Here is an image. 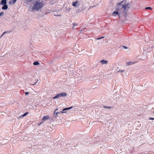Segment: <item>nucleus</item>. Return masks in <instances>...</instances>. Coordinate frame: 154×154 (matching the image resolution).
Masks as SVG:
<instances>
[{"label": "nucleus", "mask_w": 154, "mask_h": 154, "mask_svg": "<svg viewBox=\"0 0 154 154\" xmlns=\"http://www.w3.org/2000/svg\"><path fill=\"white\" fill-rule=\"evenodd\" d=\"M145 9H150V10H152V8L151 7H146L145 8Z\"/></svg>", "instance_id": "nucleus-20"}, {"label": "nucleus", "mask_w": 154, "mask_h": 154, "mask_svg": "<svg viewBox=\"0 0 154 154\" xmlns=\"http://www.w3.org/2000/svg\"><path fill=\"white\" fill-rule=\"evenodd\" d=\"M72 24L73 25V29H75L76 26H77V24L75 23H73Z\"/></svg>", "instance_id": "nucleus-15"}, {"label": "nucleus", "mask_w": 154, "mask_h": 154, "mask_svg": "<svg viewBox=\"0 0 154 154\" xmlns=\"http://www.w3.org/2000/svg\"><path fill=\"white\" fill-rule=\"evenodd\" d=\"M152 47H151V48H150V49H151Z\"/></svg>", "instance_id": "nucleus-31"}, {"label": "nucleus", "mask_w": 154, "mask_h": 154, "mask_svg": "<svg viewBox=\"0 0 154 154\" xmlns=\"http://www.w3.org/2000/svg\"><path fill=\"white\" fill-rule=\"evenodd\" d=\"M100 63L102 64H107L108 61L107 60H103L100 61Z\"/></svg>", "instance_id": "nucleus-9"}, {"label": "nucleus", "mask_w": 154, "mask_h": 154, "mask_svg": "<svg viewBox=\"0 0 154 154\" xmlns=\"http://www.w3.org/2000/svg\"><path fill=\"white\" fill-rule=\"evenodd\" d=\"M78 3V2L77 1H76L75 2H73L72 4V6L74 7H78L79 6V5H77Z\"/></svg>", "instance_id": "nucleus-8"}, {"label": "nucleus", "mask_w": 154, "mask_h": 154, "mask_svg": "<svg viewBox=\"0 0 154 154\" xmlns=\"http://www.w3.org/2000/svg\"><path fill=\"white\" fill-rule=\"evenodd\" d=\"M28 114V112H26L24 114H23L21 115L20 116V117H23L24 116H26L27 114Z\"/></svg>", "instance_id": "nucleus-16"}, {"label": "nucleus", "mask_w": 154, "mask_h": 154, "mask_svg": "<svg viewBox=\"0 0 154 154\" xmlns=\"http://www.w3.org/2000/svg\"><path fill=\"white\" fill-rule=\"evenodd\" d=\"M25 94L26 95H27L29 94V92H26L25 93Z\"/></svg>", "instance_id": "nucleus-25"}, {"label": "nucleus", "mask_w": 154, "mask_h": 154, "mask_svg": "<svg viewBox=\"0 0 154 154\" xmlns=\"http://www.w3.org/2000/svg\"><path fill=\"white\" fill-rule=\"evenodd\" d=\"M135 62H132V61H130L128 62H127L126 64V66H129L130 65H131L134 64L135 63Z\"/></svg>", "instance_id": "nucleus-11"}, {"label": "nucleus", "mask_w": 154, "mask_h": 154, "mask_svg": "<svg viewBox=\"0 0 154 154\" xmlns=\"http://www.w3.org/2000/svg\"><path fill=\"white\" fill-rule=\"evenodd\" d=\"M125 71L124 70H119V71H118L117 72L118 73H119L120 72H124Z\"/></svg>", "instance_id": "nucleus-21"}, {"label": "nucleus", "mask_w": 154, "mask_h": 154, "mask_svg": "<svg viewBox=\"0 0 154 154\" xmlns=\"http://www.w3.org/2000/svg\"><path fill=\"white\" fill-rule=\"evenodd\" d=\"M67 95V94L65 92H62L61 93H58L56 94V95L53 98V99H57L59 98V97H65Z\"/></svg>", "instance_id": "nucleus-3"}, {"label": "nucleus", "mask_w": 154, "mask_h": 154, "mask_svg": "<svg viewBox=\"0 0 154 154\" xmlns=\"http://www.w3.org/2000/svg\"><path fill=\"white\" fill-rule=\"evenodd\" d=\"M124 2L123 1L121 2L120 3H119L116 7V10L119 11L120 12L123 11L124 8Z\"/></svg>", "instance_id": "nucleus-2"}, {"label": "nucleus", "mask_w": 154, "mask_h": 154, "mask_svg": "<svg viewBox=\"0 0 154 154\" xmlns=\"http://www.w3.org/2000/svg\"><path fill=\"white\" fill-rule=\"evenodd\" d=\"M104 37H100V38H96V39H97V40H99V39H101L102 38H103Z\"/></svg>", "instance_id": "nucleus-24"}, {"label": "nucleus", "mask_w": 154, "mask_h": 154, "mask_svg": "<svg viewBox=\"0 0 154 154\" xmlns=\"http://www.w3.org/2000/svg\"><path fill=\"white\" fill-rule=\"evenodd\" d=\"M73 107L71 106V107H69L66 108H64L62 110V111H60V112L62 113H66V112L65 111L67 110L70 109H72V108Z\"/></svg>", "instance_id": "nucleus-6"}, {"label": "nucleus", "mask_w": 154, "mask_h": 154, "mask_svg": "<svg viewBox=\"0 0 154 154\" xmlns=\"http://www.w3.org/2000/svg\"><path fill=\"white\" fill-rule=\"evenodd\" d=\"M70 9V8H68L65 11L66 12H68L69 11Z\"/></svg>", "instance_id": "nucleus-19"}, {"label": "nucleus", "mask_w": 154, "mask_h": 154, "mask_svg": "<svg viewBox=\"0 0 154 154\" xmlns=\"http://www.w3.org/2000/svg\"><path fill=\"white\" fill-rule=\"evenodd\" d=\"M0 5H7L6 0H2L1 2L0 3Z\"/></svg>", "instance_id": "nucleus-10"}, {"label": "nucleus", "mask_w": 154, "mask_h": 154, "mask_svg": "<svg viewBox=\"0 0 154 154\" xmlns=\"http://www.w3.org/2000/svg\"><path fill=\"white\" fill-rule=\"evenodd\" d=\"M103 107V108H106V109H110L111 108H112L111 107H110V106H104Z\"/></svg>", "instance_id": "nucleus-18"}, {"label": "nucleus", "mask_w": 154, "mask_h": 154, "mask_svg": "<svg viewBox=\"0 0 154 154\" xmlns=\"http://www.w3.org/2000/svg\"><path fill=\"white\" fill-rule=\"evenodd\" d=\"M123 47L125 49H127V48L125 46H123Z\"/></svg>", "instance_id": "nucleus-27"}, {"label": "nucleus", "mask_w": 154, "mask_h": 154, "mask_svg": "<svg viewBox=\"0 0 154 154\" xmlns=\"http://www.w3.org/2000/svg\"><path fill=\"white\" fill-rule=\"evenodd\" d=\"M149 120H154V118H149Z\"/></svg>", "instance_id": "nucleus-26"}, {"label": "nucleus", "mask_w": 154, "mask_h": 154, "mask_svg": "<svg viewBox=\"0 0 154 154\" xmlns=\"http://www.w3.org/2000/svg\"><path fill=\"white\" fill-rule=\"evenodd\" d=\"M12 0L13 1V2H14V3H15V2L17 0Z\"/></svg>", "instance_id": "nucleus-28"}, {"label": "nucleus", "mask_w": 154, "mask_h": 154, "mask_svg": "<svg viewBox=\"0 0 154 154\" xmlns=\"http://www.w3.org/2000/svg\"><path fill=\"white\" fill-rule=\"evenodd\" d=\"M129 4H124L123 11L125 10H127L129 8V6H128Z\"/></svg>", "instance_id": "nucleus-5"}, {"label": "nucleus", "mask_w": 154, "mask_h": 154, "mask_svg": "<svg viewBox=\"0 0 154 154\" xmlns=\"http://www.w3.org/2000/svg\"><path fill=\"white\" fill-rule=\"evenodd\" d=\"M58 110V109H56L54 112H56Z\"/></svg>", "instance_id": "nucleus-29"}, {"label": "nucleus", "mask_w": 154, "mask_h": 154, "mask_svg": "<svg viewBox=\"0 0 154 154\" xmlns=\"http://www.w3.org/2000/svg\"><path fill=\"white\" fill-rule=\"evenodd\" d=\"M3 6L2 7V9L3 10H6L8 8V6L7 5H3Z\"/></svg>", "instance_id": "nucleus-13"}, {"label": "nucleus", "mask_w": 154, "mask_h": 154, "mask_svg": "<svg viewBox=\"0 0 154 154\" xmlns=\"http://www.w3.org/2000/svg\"><path fill=\"white\" fill-rule=\"evenodd\" d=\"M61 112H54V114H53V116L54 118H57V117L58 116V115H59V114Z\"/></svg>", "instance_id": "nucleus-7"}, {"label": "nucleus", "mask_w": 154, "mask_h": 154, "mask_svg": "<svg viewBox=\"0 0 154 154\" xmlns=\"http://www.w3.org/2000/svg\"><path fill=\"white\" fill-rule=\"evenodd\" d=\"M121 12L117 10L116 11H114L112 13V14L114 16H115L116 15H117L119 16V14Z\"/></svg>", "instance_id": "nucleus-4"}, {"label": "nucleus", "mask_w": 154, "mask_h": 154, "mask_svg": "<svg viewBox=\"0 0 154 154\" xmlns=\"http://www.w3.org/2000/svg\"><path fill=\"white\" fill-rule=\"evenodd\" d=\"M39 64V63L38 61H35L33 63V64L35 65H38Z\"/></svg>", "instance_id": "nucleus-17"}, {"label": "nucleus", "mask_w": 154, "mask_h": 154, "mask_svg": "<svg viewBox=\"0 0 154 154\" xmlns=\"http://www.w3.org/2000/svg\"><path fill=\"white\" fill-rule=\"evenodd\" d=\"M7 33V32H6V31H5L2 34V35H1V38L2 37L3 35H4L5 33Z\"/></svg>", "instance_id": "nucleus-23"}, {"label": "nucleus", "mask_w": 154, "mask_h": 154, "mask_svg": "<svg viewBox=\"0 0 154 154\" xmlns=\"http://www.w3.org/2000/svg\"><path fill=\"white\" fill-rule=\"evenodd\" d=\"M12 0H11L10 1H9V3L10 5H14L15 3H14V2Z\"/></svg>", "instance_id": "nucleus-14"}, {"label": "nucleus", "mask_w": 154, "mask_h": 154, "mask_svg": "<svg viewBox=\"0 0 154 154\" xmlns=\"http://www.w3.org/2000/svg\"><path fill=\"white\" fill-rule=\"evenodd\" d=\"M37 81L35 83V84H34V85L35 84H36V83H37Z\"/></svg>", "instance_id": "nucleus-30"}, {"label": "nucleus", "mask_w": 154, "mask_h": 154, "mask_svg": "<svg viewBox=\"0 0 154 154\" xmlns=\"http://www.w3.org/2000/svg\"><path fill=\"white\" fill-rule=\"evenodd\" d=\"M4 14V12H1L0 13V16H2Z\"/></svg>", "instance_id": "nucleus-22"}, {"label": "nucleus", "mask_w": 154, "mask_h": 154, "mask_svg": "<svg viewBox=\"0 0 154 154\" xmlns=\"http://www.w3.org/2000/svg\"><path fill=\"white\" fill-rule=\"evenodd\" d=\"M49 117L48 116H44L42 118V120L43 121H45L48 119Z\"/></svg>", "instance_id": "nucleus-12"}, {"label": "nucleus", "mask_w": 154, "mask_h": 154, "mask_svg": "<svg viewBox=\"0 0 154 154\" xmlns=\"http://www.w3.org/2000/svg\"><path fill=\"white\" fill-rule=\"evenodd\" d=\"M44 4L39 1H36L34 4L32 9V11H38L43 6Z\"/></svg>", "instance_id": "nucleus-1"}]
</instances>
